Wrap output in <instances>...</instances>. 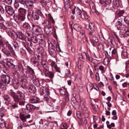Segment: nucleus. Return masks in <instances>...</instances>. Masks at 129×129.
<instances>
[{
	"label": "nucleus",
	"mask_w": 129,
	"mask_h": 129,
	"mask_svg": "<svg viewBox=\"0 0 129 129\" xmlns=\"http://www.w3.org/2000/svg\"><path fill=\"white\" fill-rule=\"evenodd\" d=\"M86 57H87V55L85 53H83L81 54L80 57V58H81L83 59Z\"/></svg>",
	"instance_id": "nucleus-43"
},
{
	"label": "nucleus",
	"mask_w": 129,
	"mask_h": 129,
	"mask_svg": "<svg viewBox=\"0 0 129 129\" xmlns=\"http://www.w3.org/2000/svg\"><path fill=\"white\" fill-rule=\"evenodd\" d=\"M38 26L37 25H35L34 24H32V31H35L36 29H37V28Z\"/></svg>",
	"instance_id": "nucleus-52"
},
{
	"label": "nucleus",
	"mask_w": 129,
	"mask_h": 129,
	"mask_svg": "<svg viewBox=\"0 0 129 129\" xmlns=\"http://www.w3.org/2000/svg\"><path fill=\"white\" fill-rule=\"evenodd\" d=\"M34 73L33 70L31 68H29L25 72V73H24V76L26 77H28L29 76V75L30 73Z\"/></svg>",
	"instance_id": "nucleus-19"
},
{
	"label": "nucleus",
	"mask_w": 129,
	"mask_h": 129,
	"mask_svg": "<svg viewBox=\"0 0 129 129\" xmlns=\"http://www.w3.org/2000/svg\"><path fill=\"white\" fill-rule=\"evenodd\" d=\"M51 25H50L49 26H46L44 28V31L46 34H48L52 33L51 30H52Z\"/></svg>",
	"instance_id": "nucleus-18"
},
{
	"label": "nucleus",
	"mask_w": 129,
	"mask_h": 129,
	"mask_svg": "<svg viewBox=\"0 0 129 129\" xmlns=\"http://www.w3.org/2000/svg\"><path fill=\"white\" fill-rule=\"evenodd\" d=\"M73 27L77 31H79L81 30V27H79L77 24H75L73 26Z\"/></svg>",
	"instance_id": "nucleus-34"
},
{
	"label": "nucleus",
	"mask_w": 129,
	"mask_h": 129,
	"mask_svg": "<svg viewBox=\"0 0 129 129\" xmlns=\"http://www.w3.org/2000/svg\"><path fill=\"white\" fill-rule=\"evenodd\" d=\"M27 110H28L30 112L34 111L36 108L35 106L33 105L27 104L26 106Z\"/></svg>",
	"instance_id": "nucleus-16"
},
{
	"label": "nucleus",
	"mask_w": 129,
	"mask_h": 129,
	"mask_svg": "<svg viewBox=\"0 0 129 129\" xmlns=\"http://www.w3.org/2000/svg\"><path fill=\"white\" fill-rule=\"evenodd\" d=\"M5 14L4 13V11L3 6L0 5V17L1 18L0 20H2L5 17Z\"/></svg>",
	"instance_id": "nucleus-10"
},
{
	"label": "nucleus",
	"mask_w": 129,
	"mask_h": 129,
	"mask_svg": "<svg viewBox=\"0 0 129 129\" xmlns=\"http://www.w3.org/2000/svg\"><path fill=\"white\" fill-rule=\"evenodd\" d=\"M35 32L37 33L38 34H42V30L40 27H38L37 28V29H36L35 31Z\"/></svg>",
	"instance_id": "nucleus-40"
},
{
	"label": "nucleus",
	"mask_w": 129,
	"mask_h": 129,
	"mask_svg": "<svg viewBox=\"0 0 129 129\" xmlns=\"http://www.w3.org/2000/svg\"><path fill=\"white\" fill-rule=\"evenodd\" d=\"M85 30H82V31L80 32V36L81 38V37H84L85 36Z\"/></svg>",
	"instance_id": "nucleus-50"
},
{
	"label": "nucleus",
	"mask_w": 129,
	"mask_h": 129,
	"mask_svg": "<svg viewBox=\"0 0 129 129\" xmlns=\"http://www.w3.org/2000/svg\"><path fill=\"white\" fill-rule=\"evenodd\" d=\"M97 70L98 72H101L102 73H104L106 71L105 69L102 66H99V67L97 68Z\"/></svg>",
	"instance_id": "nucleus-25"
},
{
	"label": "nucleus",
	"mask_w": 129,
	"mask_h": 129,
	"mask_svg": "<svg viewBox=\"0 0 129 129\" xmlns=\"http://www.w3.org/2000/svg\"><path fill=\"white\" fill-rule=\"evenodd\" d=\"M3 98L5 100L9 103L11 102L12 100V99L10 96L7 94L4 95Z\"/></svg>",
	"instance_id": "nucleus-23"
},
{
	"label": "nucleus",
	"mask_w": 129,
	"mask_h": 129,
	"mask_svg": "<svg viewBox=\"0 0 129 129\" xmlns=\"http://www.w3.org/2000/svg\"><path fill=\"white\" fill-rule=\"evenodd\" d=\"M6 64L8 66H11L12 69H14L15 67V66L11 62L8 61L6 63Z\"/></svg>",
	"instance_id": "nucleus-35"
},
{
	"label": "nucleus",
	"mask_w": 129,
	"mask_h": 129,
	"mask_svg": "<svg viewBox=\"0 0 129 129\" xmlns=\"http://www.w3.org/2000/svg\"><path fill=\"white\" fill-rule=\"evenodd\" d=\"M96 46H98V47L99 49H101L102 48V46L101 44L99 43H97L96 44Z\"/></svg>",
	"instance_id": "nucleus-58"
},
{
	"label": "nucleus",
	"mask_w": 129,
	"mask_h": 129,
	"mask_svg": "<svg viewBox=\"0 0 129 129\" xmlns=\"http://www.w3.org/2000/svg\"><path fill=\"white\" fill-rule=\"evenodd\" d=\"M34 84L36 86H38L40 85V83L39 80L37 79H34L33 81Z\"/></svg>",
	"instance_id": "nucleus-33"
},
{
	"label": "nucleus",
	"mask_w": 129,
	"mask_h": 129,
	"mask_svg": "<svg viewBox=\"0 0 129 129\" xmlns=\"http://www.w3.org/2000/svg\"><path fill=\"white\" fill-rule=\"evenodd\" d=\"M89 5L90 6V8L91 9V8H92V9H93L94 6V3L92 2V3L91 4V3L90 2L89 4Z\"/></svg>",
	"instance_id": "nucleus-60"
},
{
	"label": "nucleus",
	"mask_w": 129,
	"mask_h": 129,
	"mask_svg": "<svg viewBox=\"0 0 129 129\" xmlns=\"http://www.w3.org/2000/svg\"><path fill=\"white\" fill-rule=\"evenodd\" d=\"M89 35L90 36V40L93 46L96 47V45L93 42L97 44L98 42V38L97 37L95 36H91L92 35H93V34L91 32L89 33Z\"/></svg>",
	"instance_id": "nucleus-3"
},
{
	"label": "nucleus",
	"mask_w": 129,
	"mask_h": 129,
	"mask_svg": "<svg viewBox=\"0 0 129 129\" xmlns=\"http://www.w3.org/2000/svg\"><path fill=\"white\" fill-rule=\"evenodd\" d=\"M12 44L14 46V49L9 44L7 45V47L11 54L14 56H16L15 52L17 51L18 50L19 46L18 43L17 42H14Z\"/></svg>",
	"instance_id": "nucleus-1"
},
{
	"label": "nucleus",
	"mask_w": 129,
	"mask_h": 129,
	"mask_svg": "<svg viewBox=\"0 0 129 129\" xmlns=\"http://www.w3.org/2000/svg\"><path fill=\"white\" fill-rule=\"evenodd\" d=\"M65 73L66 74L69 75L70 74V71L69 70H67L65 71Z\"/></svg>",
	"instance_id": "nucleus-63"
},
{
	"label": "nucleus",
	"mask_w": 129,
	"mask_h": 129,
	"mask_svg": "<svg viewBox=\"0 0 129 129\" xmlns=\"http://www.w3.org/2000/svg\"><path fill=\"white\" fill-rule=\"evenodd\" d=\"M40 94L41 95H48L49 94V90L45 87L42 86L40 89Z\"/></svg>",
	"instance_id": "nucleus-6"
},
{
	"label": "nucleus",
	"mask_w": 129,
	"mask_h": 129,
	"mask_svg": "<svg viewBox=\"0 0 129 129\" xmlns=\"http://www.w3.org/2000/svg\"><path fill=\"white\" fill-rule=\"evenodd\" d=\"M47 62H45V61H42L41 62V63L42 65L43 66V67H44V68H46V64Z\"/></svg>",
	"instance_id": "nucleus-49"
},
{
	"label": "nucleus",
	"mask_w": 129,
	"mask_h": 129,
	"mask_svg": "<svg viewBox=\"0 0 129 129\" xmlns=\"http://www.w3.org/2000/svg\"><path fill=\"white\" fill-rule=\"evenodd\" d=\"M20 119L23 121H25V115L20 114Z\"/></svg>",
	"instance_id": "nucleus-45"
},
{
	"label": "nucleus",
	"mask_w": 129,
	"mask_h": 129,
	"mask_svg": "<svg viewBox=\"0 0 129 129\" xmlns=\"http://www.w3.org/2000/svg\"><path fill=\"white\" fill-rule=\"evenodd\" d=\"M112 4L114 8H116L118 7L119 4V2L118 0H114L113 1Z\"/></svg>",
	"instance_id": "nucleus-29"
},
{
	"label": "nucleus",
	"mask_w": 129,
	"mask_h": 129,
	"mask_svg": "<svg viewBox=\"0 0 129 129\" xmlns=\"http://www.w3.org/2000/svg\"><path fill=\"white\" fill-rule=\"evenodd\" d=\"M10 95L13 98L15 102H18L20 100V98L18 95H17L15 92H12L10 93Z\"/></svg>",
	"instance_id": "nucleus-12"
},
{
	"label": "nucleus",
	"mask_w": 129,
	"mask_h": 129,
	"mask_svg": "<svg viewBox=\"0 0 129 129\" xmlns=\"http://www.w3.org/2000/svg\"><path fill=\"white\" fill-rule=\"evenodd\" d=\"M18 2L24 5H25L29 2V1L28 0H18Z\"/></svg>",
	"instance_id": "nucleus-38"
},
{
	"label": "nucleus",
	"mask_w": 129,
	"mask_h": 129,
	"mask_svg": "<svg viewBox=\"0 0 129 129\" xmlns=\"http://www.w3.org/2000/svg\"><path fill=\"white\" fill-rule=\"evenodd\" d=\"M50 54L52 57H55L56 56V54L55 51L53 48L50 49L48 50Z\"/></svg>",
	"instance_id": "nucleus-20"
},
{
	"label": "nucleus",
	"mask_w": 129,
	"mask_h": 129,
	"mask_svg": "<svg viewBox=\"0 0 129 129\" xmlns=\"http://www.w3.org/2000/svg\"><path fill=\"white\" fill-rule=\"evenodd\" d=\"M124 11L123 10H120L119 11L117 14L118 17L120 16H123V15L124 14Z\"/></svg>",
	"instance_id": "nucleus-44"
},
{
	"label": "nucleus",
	"mask_w": 129,
	"mask_h": 129,
	"mask_svg": "<svg viewBox=\"0 0 129 129\" xmlns=\"http://www.w3.org/2000/svg\"><path fill=\"white\" fill-rule=\"evenodd\" d=\"M19 6V4L18 1L15 0V3L14 4V7L16 8L17 9Z\"/></svg>",
	"instance_id": "nucleus-42"
},
{
	"label": "nucleus",
	"mask_w": 129,
	"mask_h": 129,
	"mask_svg": "<svg viewBox=\"0 0 129 129\" xmlns=\"http://www.w3.org/2000/svg\"><path fill=\"white\" fill-rule=\"evenodd\" d=\"M53 106V104L51 103H49L47 104V109H48L51 110L52 109Z\"/></svg>",
	"instance_id": "nucleus-36"
},
{
	"label": "nucleus",
	"mask_w": 129,
	"mask_h": 129,
	"mask_svg": "<svg viewBox=\"0 0 129 129\" xmlns=\"http://www.w3.org/2000/svg\"><path fill=\"white\" fill-rule=\"evenodd\" d=\"M17 93L19 95H18L19 97V96L20 97L19 98L20 100V99H23L26 94V93L25 91L21 89L18 91Z\"/></svg>",
	"instance_id": "nucleus-9"
},
{
	"label": "nucleus",
	"mask_w": 129,
	"mask_h": 129,
	"mask_svg": "<svg viewBox=\"0 0 129 129\" xmlns=\"http://www.w3.org/2000/svg\"><path fill=\"white\" fill-rule=\"evenodd\" d=\"M107 41L110 44H113V39L111 37H109L108 38Z\"/></svg>",
	"instance_id": "nucleus-48"
},
{
	"label": "nucleus",
	"mask_w": 129,
	"mask_h": 129,
	"mask_svg": "<svg viewBox=\"0 0 129 129\" xmlns=\"http://www.w3.org/2000/svg\"><path fill=\"white\" fill-rule=\"evenodd\" d=\"M99 35L101 39L102 38L103 39H105V38L101 32L99 33Z\"/></svg>",
	"instance_id": "nucleus-62"
},
{
	"label": "nucleus",
	"mask_w": 129,
	"mask_h": 129,
	"mask_svg": "<svg viewBox=\"0 0 129 129\" xmlns=\"http://www.w3.org/2000/svg\"><path fill=\"white\" fill-rule=\"evenodd\" d=\"M25 17L24 16L19 15L16 16L15 20L19 24L23 21Z\"/></svg>",
	"instance_id": "nucleus-11"
},
{
	"label": "nucleus",
	"mask_w": 129,
	"mask_h": 129,
	"mask_svg": "<svg viewBox=\"0 0 129 129\" xmlns=\"http://www.w3.org/2000/svg\"><path fill=\"white\" fill-rule=\"evenodd\" d=\"M51 0H46V1L42 0L41 1V3L42 5L45 6L46 5L47 3H48Z\"/></svg>",
	"instance_id": "nucleus-37"
},
{
	"label": "nucleus",
	"mask_w": 129,
	"mask_h": 129,
	"mask_svg": "<svg viewBox=\"0 0 129 129\" xmlns=\"http://www.w3.org/2000/svg\"><path fill=\"white\" fill-rule=\"evenodd\" d=\"M76 12L77 16L79 18L82 17V15L84 14L85 11L83 10L81 11L78 7L76 8Z\"/></svg>",
	"instance_id": "nucleus-17"
},
{
	"label": "nucleus",
	"mask_w": 129,
	"mask_h": 129,
	"mask_svg": "<svg viewBox=\"0 0 129 129\" xmlns=\"http://www.w3.org/2000/svg\"><path fill=\"white\" fill-rule=\"evenodd\" d=\"M15 68L16 71L17 73L23 72L24 70L22 65L21 63H18L17 65L16 66Z\"/></svg>",
	"instance_id": "nucleus-7"
},
{
	"label": "nucleus",
	"mask_w": 129,
	"mask_h": 129,
	"mask_svg": "<svg viewBox=\"0 0 129 129\" xmlns=\"http://www.w3.org/2000/svg\"><path fill=\"white\" fill-rule=\"evenodd\" d=\"M122 23L120 21H117L116 22L115 24V27L118 30H123V29L122 28Z\"/></svg>",
	"instance_id": "nucleus-22"
},
{
	"label": "nucleus",
	"mask_w": 129,
	"mask_h": 129,
	"mask_svg": "<svg viewBox=\"0 0 129 129\" xmlns=\"http://www.w3.org/2000/svg\"><path fill=\"white\" fill-rule=\"evenodd\" d=\"M11 107L13 108H18V106L16 104H14L11 105Z\"/></svg>",
	"instance_id": "nucleus-64"
},
{
	"label": "nucleus",
	"mask_w": 129,
	"mask_h": 129,
	"mask_svg": "<svg viewBox=\"0 0 129 129\" xmlns=\"http://www.w3.org/2000/svg\"><path fill=\"white\" fill-rule=\"evenodd\" d=\"M22 25L24 29L27 30L28 29L29 25L28 23L26 22L23 23Z\"/></svg>",
	"instance_id": "nucleus-31"
},
{
	"label": "nucleus",
	"mask_w": 129,
	"mask_h": 129,
	"mask_svg": "<svg viewBox=\"0 0 129 129\" xmlns=\"http://www.w3.org/2000/svg\"><path fill=\"white\" fill-rule=\"evenodd\" d=\"M25 37L24 34L20 33H18L17 39L21 40H23L25 39Z\"/></svg>",
	"instance_id": "nucleus-28"
},
{
	"label": "nucleus",
	"mask_w": 129,
	"mask_h": 129,
	"mask_svg": "<svg viewBox=\"0 0 129 129\" xmlns=\"http://www.w3.org/2000/svg\"><path fill=\"white\" fill-rule=\"evenodd\" d=\"M86 58L92 63H95V61H96L95 59H93L91 57H89V56L87 55V57H86Z\"/></svg>",
	"instance_id": "nucleus-39"
},
{
	"label": "nucleus",
	"mask_w": 129,
	"mask_h": 129,
	"mask_svg": "<svg viewBox=\"0 0 129 129\" xmlns=\"http://www.w3.org/2000/svg\"><path fill=\"white\" fill-rule=\"evenodd\" d=\"M18 11L20 14L22 15V16H24L25 15L26 13V10L25 9L20 8L19 9Z\"/></svg>",
	"instance_id": "nucleus-26"
},
{
	"label": "nucleus",
	"mask_w": 129,
	"mask_h": 129,
	"mask_svg": "<svg viewBox=\"0 0 129 129\" xmlns=\"http://www.w3.org/2000/svg\"><path fill=\"white\" fill-rule=\"evenodd\" d=\"M32 43L30 41H28V42H27V44L28 47H31L32 46Z\"/></svg>",
	"instance_id": "nucleus-61"
},
{
	"label": "nucleus",
	"mask_w": 129,
	"mask_h": 129,
	"mask_svg": "<svg viewBox=\"0 0 129 129\" xmlns=\"http://www.w3.org/2000/svg\"><path fill=\"white\" fill-rule=\"evenodd\" d=\"M89 27L91 31L90 32L92 33V32H93L94 31L95 28L94 24L93 23H90L89 25Z\"/></svg>",
	"instance_id": "nucleus-27"
},
{
	"label": "nucleus",
	"mask_w": 129,
	"mask_h": 129,
	"mask_svg": "<svg viewBox=\"0 0 129 129\" xmlns=\"http://www.w3.org/2000/svg\"><path fill=\"white\" fill-rule=\"evenodd\" d=\"M118 21H120V22L122 23L123 22H125L126 23H127L126 21H125V18L124 16H121L118 17Z\"/></svg>",
	"instance_id": "nucleus-30"
},
{
	"label": "nucleus",
	"mask_w": 129,
	"mask_h": 129,
	"mask_svg": "<svg viewBox=\"0 0 129 129\" xmlns=\"http://www.w3.org/2000/svg\"><path fill=\"white\" fill-rule=\"evenodd\" d=\"M37 38L36 37H32L31 40L33 41V42L34 43H36L37 42L38 40Z\"/></svg>",
	"instance_id": "nucleus-46"
},
{
	"label": "nucleus",
	"mask_w": 129,
	"mask_h": 129,
	"mask_svg": "<svg viewBox=\"0 0 129 129\" xmlns=\"http://www.w3.org/2000/svg\"><path fill=\"white\" fill-rule=\"evenodd\" d=\"M30 102L32 103H38L39 100V99L34 96H32L30 98Z\"/></svg>",
	"instance_id": "nucleus-14"
},
{
	"label": "nucleus",
	"mask_w": 129,
	"mask_h": 129,
	"mask_svg": "<svg viewBox=\"0 0 129 129\" xmlns=\"http://www.w3.org/2000/svg\"><path fill=\"white\" fill-rule=\"evenodd\" d=\"M28 89L29 92L31 94H34L36 91V89L35 86L30 85L29 86Z\"/></svg>",
	"instance_id": "nucleus-15"
},
{
	"label": "nucleus",
	"mask_w": 129,
	"mask_h": 129,
	"mask_svg": "<svg viewBox=\"0 0 129 129\" xmlns=\"http://www.w3.org/2000/svg\"><path fill=\"white\" fill-rule=\"evenodd\" d=\"M69 49L70 50V49L73 52H75V49L73 46H70L69 47Z\"/></svg>",
	"instance_id": "nucleus-56"
},
{
	"label": "nucleus",
	"mask_w": 129,
	"mask_h": 129,
	"mask_svg": "<svg viewBox=\"0 0 129 129\" xmlns=\"http://www.w3.org/2000/svg\"><path fill=\"white\" fill-rule=\"evenodd\" d=\"M43 101H46V102H47V104L50 103V101L49 100V98L48 97V95H43Z\"/></svg>",
	"instance_id": "nucleus-32"
},
{
	"label": "nucleus",
	"mask_w": 129,
	"mask_h": 129,
	"mask_svg": "<svg viewBox=\"0 0 129 129\" xmlns=\"http://www.w3.org/2000/svg\"><path fill=\"white\" fill-rule=\"evenodd\" d=\"M81 39H82V40L83 42H85V41H86L87 42H88V40L87 38V37L85 36L84 37H81Z\"/></svg>",
	"instance_id": "nucleus-54"
},
{
	"label": "nucleus",
	"mask_w": 129,
	"mask_h": 129,
	"mask_svg": "<svg viewBox=\"0 0 129 129\" xmlns=\"http://www.w3.org/2000/svg\"><path fill=\"white\" fill-rule=\"evenodd\" d=\"M50 65L53 68H54L56 72L55 73H58V75L60 76L61 75L60 69L57 67V65L55 64V62L52 61Z\"/></svg>",
	"instance_id": "nucleus-8"
},
{
	"label": "nucleus",
	"mask_w": 129,
	"mask_h": 129,
	"mask_svg": "<svg viewBox=\"0 0 129 129\" xmlns=\"http://www.w3.org/2000/svg\"><path fill=\"white\" fill-rule=\"evenodd\" d=\"M43 71L45 76L46 77H48L50 78H52L54 76V74L53 72H49V70L46 68L44 69Z\"/></svg>",
	"instance_id": "nucleus-4"
},
{
	"label": "nucleus",
	"mask_w": 129,
	"mask_h": 129,
	"mask_svg": "<svg viewBox=\"0 0 129 129\" xmlns=\"http://www.w3.org/2000/svg\"><path fill=\"white\" fill-rule=\"evenodd\" d=\"M5 1L9 5L11 4L12 2V0H5Z\"/></svg>",
	"instance_id": "nucleus-57"
},
{
	"label": "nucleus",
	"mask_w": 129,
	"mask_h": 129,
	"mask_svg": "<svg viewBox=\"0 0 129 129\" xmlns=\"http://www.w3.org/2000/svg\"><path fill=\"white\" fill-rule=\"evenodd\" d=\"M9 35L11 36V38L13 39L16 40L17 39L18 33L13 30L9 31Z\"/></svg>",
	"instance_id": "nucleus-13"
},
{
	"label": "nucleus",
	"mask_w": 129,
	"mask_h": 129,
	"mask_svg": "<svg viewBox=\"0 0 129 129\" xmlns=\"http://www.w3.org/2000/svg\"><path fill=\"white\" fill-rule=\"evenodd\" d=\"M31 16L34 20H38L40 18L38 14L33 12L32 13Z\"/></svg>",
	"instance_id": "nucleus-24"
},
{
	"label": "nucleus",
	"mask_w": 129,
	"mask_h": 129,
	"mask_svg": "<svg viewBox=\"0 0 129 129\" xmlns=\"http://www.w3.org/2000/svg\"><path fill=\"white\" fill-rule=\"evenodd\" d=\"M10 81V77L7 75H3L1 76V79L0 80V87L4 88L3 86H5L9 83Z\"/></svg>",
	"instance_id": "nucleus-2"
},
{
	"label": "nucleus",
	"mask_w": 129,
	"mask_h": 129,
	"mask_svg": "<svg viewBox=\"0 0 129 129\" xmlns=\"http://www.w3.org/2000/svg\"><path fill=\"white\" fill-rule=\"evenodd\" d=\"M56 48L57 51L59 52H61V50L59 47V45L58 44L56 45Z\"/></svg>",
	"instance_id": "nucleus-51"
},
{
	"label": "nucleus",
	"mask_w": 129,
	"mask_h": 129,
	"mask_svg": "<svg viewBox=\"0 0 129 129\" xmlns=\"http://www.w3.org/2000/svg\"><path fill=\"white\" fill-rule=\"evenodd\" d=\"M5 8L6 12L8 14L12 15L15 13V10L10 6H6Z\"/></svg>",
	"instance_id": "nucleus-5"
},
{
	"label": "nucleus",
	"mask_w": 129,
	"mask_h": 129,
	"mask_svg": "<svg viewBox=\"0 0 129 129\" xmlns=\"http://www.w3.org/2000/svg\"><path fill=\"white\" fill-rule=\"evenodd\" d=\"M34 73H31L29 75V76L28 77L30 78L31 80H32L34 78Z\"/></svg>",
	"instance_id": "nucleus-55"
},
{
	"label": "nucleus",
	"mask_w": 129,
	"mask_h": 129,
	"mask_svg": "<svg viewBox=\"0 0 129 129\" xmlns=\"http://www.w3.org/2000/svg\"><path fill=\"white\" fill-rule=\"evenodd\" d=\"M59 91L60 94L62 95H64L65 94V90L64 89L63 90L62 89H60Z\"/></svg>",
	"instance_id": "nucleus-53"
},
{
	"label": "nucleus",
	"mask_w": 129,
	"mask_h": 129,
	"mask_svg": "<svg viewBox=\"0 0 129 129\" xmlns=\"http://www.w3.org/2000/svg\"><path fill=\"white\" fill-rule=\"evenodd\" d=\"M103 63L105 65H107L108 64V62H107V58H105L104 59Z\"/></svg>",
	"instance_id": "nucleus-59"
},
{
	"label": "nucleus",
	"mask_w": 129,
	"mask_h": 129,
	"mask_svg": "<svg viewBox=\"0 0 129 129\" xmlns=\"http://www.w3.org/2000/svg\"><path fill=\"white\" fill-rule=\"evenodd\" d=\"M2 51L5 55L8 57H10L11 56V52L8 50L5 49H2Z\"/></svg>",
	"instance_id": "nucleus-21"
},
{
	"label": "nucleus",
	"mask_w": 129,
	"mask_h": 129,
	"mask_svg": "<svg viewBox=\"0 0 129 129\" xmlns=\"http://www.w3.org/2000/svg\"><path fill=\"white\" fill-rule=\"evenodd\" d=\"M31 61L32 63L35 65L37 64V65L38 64V60L37 59H31Z\"/></svg>",
	"instance_id": "nucleus-41"
},
{
	"label": "nucleus",
	"mask_w": 129,
	"mask_h": 129,
	"mask_svg": "<svg viewBox=\"0 0 129 129\" xmlns=\"http://www.w3.org/2000/svg\"><path fill=\"white\" fill-rule=\"evenodd\" d=\"M41 34H38L37 33V36H36L37 37V39L38 40H42V35H41Z\"/></svg>",
	"instance_id": "nucleus-47"
}]
</instances>
